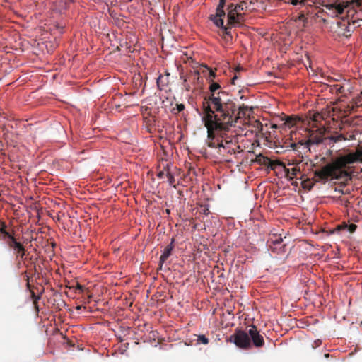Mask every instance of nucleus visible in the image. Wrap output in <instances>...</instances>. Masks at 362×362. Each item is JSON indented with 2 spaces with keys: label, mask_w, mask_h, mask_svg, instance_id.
Here are the masks:
<instances>
[{
  "label": "nucleus",
  "mask_w": 362,
  "mask_h": 362,
  "mask_svg": "<svg viewBox=\"0 0 362 362\" xmlns=\"http://www.w3.org/2000/svg\"><path fill=\"white\" fill-rule=\"evenodd\" d=\"M204 125L207 129V137L209 139V146L211 148H218L221 153L233 154L235 153V144L232 138L224 136L222 131L228 129L230 124L222 123L217 119L214 112L210 110L206 112L203 117Z\"/></svg>",
  "instance_id": "obj_1"
},
{
  "label": "nucleus",
  "mask_w": 362,
  "mask_h": 362,
  "mask_svg": "<svg viewBox=\"0 0 362 362\" xmlns=\"http://www.w3.org/2000/svg\"><path fill=\"white\" fill-rule=\"evenodd\" d=\"M355 163H362V146L356 148L354 152L337 158L332 163L316 171L315 175L320 178H337L341 168Z\"/></svg>",
  "instance_id": "obj_2"
},
{
  "label": "nucleus",
  "mask_w": 362,
  "mask_h": 362,
  "mask_svg": "<svg viewBox=\"0 0 362 362\" xmlns=\"http://www.w3.org/2000/svg\"><path fill=\"white\" fill-rule=\"evenodd\" d=\"M218 94V96H213L210 98V105L216 111L221 113L223 119H218L221 122L233 126L240 119L239 116L235 115L236 106L232 101L225 99L226 96L225 93L221 92Z\"/></svg>",
  "instance_id": "obj_3"
},
{
  "label": "nucleus",
  "mask_w": 362,
  "mask_h": 362,
  "mask_svg": "<svg viewBox=\"0 0 362 362\" xmlns=\"http://www.w3.org/2000/svg\"><path fill=\"white\" fill-rule=\"evenodd\" d=\"M354 2H335L323 5L324 11L332 18H337L344 13L349 14Z\"/></svg>",
  "instance_id": "obj_4"
},
{
  "label": "nucleus",
  "mask_w": 362,
  "mask_h": 362,
  "mask_svg": "<svg viewBox=\"0 0 362 362\" xmlns=\"http://www.w3.org/2000/svg\"><path fill=\"white\" fill-rule=\"evenodd\" d=\"M242 6H235L233 7L231 5L228 8V24L231 26H235L240 23L242 21H245L244 13H242L243 8Z\"/></svg>",
  "instance_id": "obj_5"
},
{
  "label": "nucleus",
  "mask_w": 362,
  "mask_h": 362,
  "mask_svg": "<svg viewBox=\"0 0 362 362\" xmlns=\"http://www.w3.org/2000/svg\"><path fill=\"white\" fill-rule=\"evenodd\" d=\"M230 341L241 349H247L250 346L249 334L244 331H236L230 337Z\"/></svg>",
  "instance_id": "obj_6"
},
{
  "label": "nucleus",
  "mask_w": 362,
  "mask_h": 362,
  "mask_svg": "<svg viewBox=\"0 0 362 362\" xmlns=\"http://www.w3.org/2000/svg\"><path fill=\"white\" fill-rule=\"evenodd\" d=\"M248 334L250 339L252 340L253 344L256 347H260L264 344V338L259 334L255 326H252L249 330Z\"/></svg>",
  "instance_id": "obj_7"
},
{
  "label": "nucleus",
  "mask_w": 362,
  "mask_h": 362,
  "mask_svg": "<svg viewBox=\"0 0 362 362\" xmlns=\"http://www.w3.org/2000/svg\"><path fill=\"white\" fill-rule=\"evenodd\" d=\"M225 15V11L222 8V13H218V8H216V14L211 16V20L218 28H221L226 30V28L223 25V16Z\"/></svg>",
  "instance_id": "obj_8"
},
{
  "label": "nucleus",
  "mask_w": 362,
  "mask_h": 362,
  "mask_svg": "<svg viewBox=\"0 0 362 362\" xmlns=\"http://www.w3.org/2000/svg\"><path fill=\"white\" fill-rule=\"evenodd\" d=\"M173 240L171 241V243L165 248L163 253L161 254L160 257L159 264H160V269L162 268L163 264L165 262V260L170 257L171 255V252L173 248Z\"/></svg>",
  "instance_id": "obj_9"
},
{
  "label": "nucleus",
  "mask_w": 362,
  "mask_h": 362,
  "mask_svg": "<svg viewBox=\"0 0 362 362\" xmlns=\"http://www.w3.org/2000/svg\"><path fill=\"white\" fill-rule=\"evenodd\" d=\"M276 165L281 167L286 175L288 176H291V178H292L293 176H296L297 174L300 172V168L298 167H293L291 169L287 168L285 165V164L281 161H276Z\"/></svg>",
  "instance_id": "obj_10"
},
{
  "label": "nucleus",
  "mask_w": 362,
  "mask_h": 362,
  "mask_svg": "<svg viewBox=\"0 0 362 362\" xmlns=\"http://www.w3.org/2000/svg\"><path fill=\"white\" fill-rule=\"evenodd\" d=\"M337 26L341 29V30L339 31V34L342 35L346 37L351 35V30L350 29L349 23H345L342 22H338Z\"/></svg>",
  "instance_id": "obj_11"
},
{
  "label": "nucleus",
  "mask_w": 362,
  "mask_h": 362,
  "mask_svg": "<svg viewBox=\"0 0 362 362\" xmlns=\"http://www.w3.org/2000/svg\"><path fill=\"white\" fill-rule=\"evenodd\" d=\"M327 140H329V144H334L337 142H339L340 141H346V138L341 134H337L335 136H331L327 138Z\"/></svg>",
  "instance_id": "obj_12"
},
{
  "label": "nucleus",
  "mask_w": 362,
  "mask_h": 362,
  "mask_svg": "<svg viewBox=\"0 0 362 362\" xmlns=\"http://www.w3.org/2000/svg\"><path fill=\"white\" fill-rule=\"evenodd\" d=\"M243 11L244 10H250L253 11L256 9V7L255 6V1L253 0H250L249 3L246 1L241 2L238 6H242Z\"/></svg>",
  "instance_id": "obj_13"
},
{
  "label": "nucleus",
  "mask_w": 362,
  "mask_h": 362,
  "mask_svg": "<svg viewBox=\"0 0 362 362\" xmlns=\"http://www.w3.org/2000/svg\"><path fill=\"white\" fill-rule=\"evenodd\" d=\"M12 246L14 248L15 250H16L18 253L21 252V256H23L24 255V252H23V250H24V248H23V246L18 243L15 239L13 238V240H12Z\"/></svg>",
  "instance_id": "obj_14"
},
{
  "label": "nucleus",
  "mask_w": 362,
  "mask_h": 362,
  "mask_svg": "<svg viewBox=\"0 0 362 362\" xmlns=\"http://www.w3.org/2000/svg\"><path fill=\"white\" fill-rule=\"evenodd\" d=\"M296 22L298 24L300 29H303L305 26L306 18L303 14H300L296 19Z\"/></svg>",
  "instance_id": "obj_15"
},
{
  "label": "nucleus",
  "mask_w": 362,
  "mask_h": 362,
  "mask_svg": "<svg viewBox=\"0 0 362 362\" xmlns=\"http://www.w3.org/2000/svg\"><path fill=\"white\" fill-rule=\"evenodd\" d=\"M166 177L168 178V182L170 185L175 187V180L173 173L170 171L166 172Z\"/></svg>",
  "instance_id": "obj_16"
},
{
  "label": "nucleus",
  "mask_w": 362,
  "mask_h": 362,
  "mask_svg": "<svg viewBox=\"0 0 362 362\" xmlns=\"http://www.w3.org/2000/svg\"><path fill=\"white\" fill-rule=\"evenodd\" d=\"M66 4H67L66 1H61L59 2V6H54L53 9L57 12L61 13L63 10L66 8Z\"/></svg>",
  "instance_id": "obj_17"
},
{
  "label": "nucleus",
  "mask_w": 362,
  "mask_h": 362,
  "mask_svg": "<svg viewBox=\"0 0 362 362\" xmlns=\"http://www.w3.org/2000/svg\"><path fill=\"white\" fill-rule=\"evenodd\" d=\"M255 1V6L257 8H265V1L267 0H253Z\"/></svg>",
  "instance_id": "obj_18"
},
{
  "label": "nucleus",
  "mask_w": 362,
  "mask_h": 362,
  "mask_svg": "<svg viewBox=\"0 0 362 362\" xmlns=\"http://www.w3.org/2000/svg\"><path fill=\"white\" fill-rule=\"evenodd\" d=\"M288 3H291L293 5H300L302 6H304L307 4L308 1L307 0H289L286 1Z\"/></svg>",
  "instance_id": "obj_19"
},
{
  "label": "nucleus",
  "mask_w": 362,
  "mask_h": 362,
  "mask_svg": "<svg viewBox=\"0 0 362 362\" xmlns=\"http://www.w3.org/2000/svg\"><path fill=\"white\" fill-rule=\"evenodd\" d=\"M197 341L199 343L207 344L209 343L208 339L203 334L199 335Z\"/></svg>",
  "instance_id": "obj_20"
},
{
  "label": "nucleus",
  "mask_w": 362,
  "mask_h": 362,
  "mask_svg": "<svg viewBox=\"0 0 362 362\" xmlns=\"http://www.w3.org/2000/svg\"><path fill=\"white\" fill-rule=\"evenodd\" d=\"M167 171H169L168 169H166V168H164V169L163 170H160L158 173V177L160 179L162 178H164V177H166V172Z\"/></svg>",
  "instance_id": "obj_21"
},
{
  "label": "nucleus",
  "mask_w": 362,
  "mask_h": 362,
  "mask_svg": "<svg viewBox=\"0 0 362 362\" xmlns=\"http://www.w3.org/2000/svg\"><path fill=\"white\" fill-rule=\"evenodd\" d=\"M220 88V86L216 83H213L210 86L211 92H214Z\"/></svg>",
  "instance_id": "obj_22"
},
{
  "label": "nucleus",
  "mask_w": 362,
  "mask_h": 362,
  "mask_svg": "<svg viewBox=\"0 0 362 362\" xmlns=\"http://www.w3.org/2000/svg\"><path fill=\"white\" fill-rule=\"evenodd\" d=\"M225 3H226V0H220L219 1V4L218 6H217V8H218V13H222V8H224V6H225Z\"/></svg>",
  "instance_id": "obj_23"
},
{
  "label": "nucleus",
  "mask_w": 362,
  "mask_h": 362,
  "mask_svg": "<svg viewBox=\"0 0 362 362\" xmlns=\"http://www.w3.org/2000/svg\"><path fill=\"white\" fill-rule=\"evenodd\" d=\"M185 108V106L183 104H177L176 105V110L178 112L182 111Z\"/></svg>",
  "instance_id": "obj_24"
},
{
  "label": "nucleus",
  "mask_w": 362,
  "mask_h": 362,
  "mask_svg": "<svg viewBox=\"0 0 362 362\" xmlns=\"http://www.w3.org/2000/svg\"><path fill=\"white\" fill-rule=\"evenodd\" d=\"M356 226L354 224H351L350 226H349V231L350 232H354L355 230H356Z\"/></svg>",
  "instance_id": "obj_25"
},
{
  "label": "nucleus",
  "mask_w": 362,
  "mask_h": 362,
  "mask_svg": "<svg viewBox=\"0 0 362 362\" xmlns=\"http://www.w3.org/2000/svg\"><path fill=\"white\" fill-rule=\"evenodd\" d=\"M209 209L208 207H206L203 209V213L205 214V215H208L209 214Z\"/></svg>",
  "instance_id": "obj_26"
},
{
  "label": "nucleus",
  "mask_w": 362,
  "mask_h": 362,
  "mask_svg": "<svg viewBox=\"0 0 362 362\" xmlns=\"http://www.w3.org/2000/svg\"><path fill=\"white\" fill-rule=\"evenodd\" d=\"M282 238H279V239H276L274 241V243H280L281 242H282Z\"/></svg>",
  "instance_id": "obj_27"
},
{
  "label": "nucleus",
  "mask_w": 362,
  "mask_h": 362,
  "mask_svg": "<svg viewBox=\"0 0 362 362\" xmlns=\"http://www.w3.org/2000/svg\"><path fill=\"white\" fill-rule=\"evenodd\" d=\"M237 78H238V76H234L233 77V78H232V83H233V84H235V80H237Z\"/></svg>",
  "instance_id": "obj_28"
},
{
  "label": "nucleus",
  "mask_w": 362,
  "mask_h": 362,
  "mask_svg": "<svg viewBox=\"0 0 362 362\" xmlns=\"http://www.w3.org/2000/svg\"><path fill=\"white\" fill-rule=\"evenodd\" d=\"M210 76L211 77H214L215 76L214 72L213 71H211V70L210 71Z\"/></svg>",
  "instance_id": "obj_29"
},
{
  "label": "nucleus",
  "mask_w": 362,
  "mask_h": 362,
  "mask_svg": "<svg viewBox=\"0 0 362 362\" xmlns=\"http://www.w3.org/2000/svg\"><path fill=\"white\" fill-rule=\"evenodd\" d=\"M296 146V144H295V143H292V144H291V147L293 149H294Z\"/></svg>",
  "instance_id": "obj_30"
},
{
  "label": "nucleus",
  "mask_w": 362,
  "mask_h": 362,
  "mask_svg": "<svg viewBox=\"0 0 362 362\" xmlns=\"http://www.w3.org/2000/svg\"><path fill=\"white\" fill-rule=\"evenodd\" d=\"M325 357H328L329 356V354H325Z\"/></svg>",
  "instance_id": "obj_31"
},
{
  "label": "nucleus",
  "mask_w": 362,
  "mask_h": 362,
  "mask_svg": "<svg viewBox=\"0 0 362 362\" xmlns=\"http://www.w3.org/2000/svg\"><path fill=\"white\" fill-rule=\"evenodd\" d=\"M309 144H310V141H308V142L306 144L308 146H309Z\"/></svg>",
  "instance_id": "obj_32"
}]
</instances>
